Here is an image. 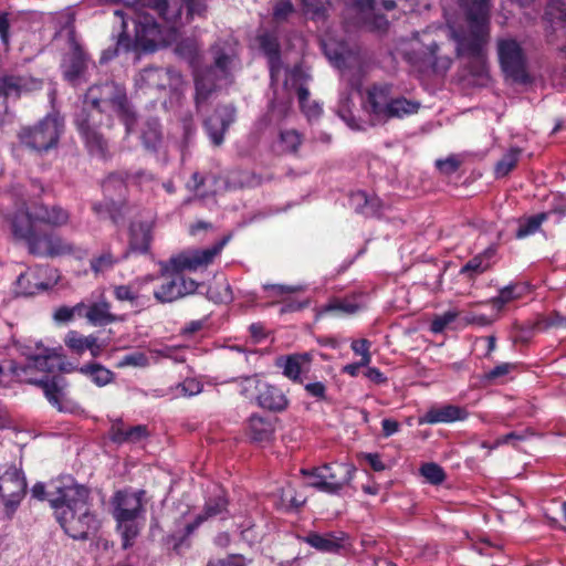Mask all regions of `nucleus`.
<instances>
[{"instance_id": "a878e982", "label": "nucleus", "mask_w": 566, "mask_h": 566, "mask_svg": "<svg viewBox=\"0 0 566 566\" xmlns=\"http://www.w3.org/2000/svg\"><path fill=\"white\" fill-rule=\"evenodd\" d=\"M146 426L137 424L127 427L122 420H116L109 429V438L116 444L138 443L148 437Z\"/></svg>"}, {"instance_id": "c85d7f7f", "label": "nucleus", "mask_w": 566, "mask_h": 566, "mask_svg": "<svg viewBox=\"0 0 566 566\" xmlns=\"http://www.w3.org/2000/svg\"><path fill=\"white\" fill-rule=\"evenodd\" d=\"M256 403L264 409L282 411L287 407L289 400L280 388L264 381L256 396Z\"/></svg>"}, {"instance_id": "c03bdc74", "label": "nucleus", "mask_w": 566, "mask_h": 566, "mask_svg": "<svg viewBox=\"0 0 566 566\" xmlns=\"http://www.w3.org/2000/svg\"><path fill=\"white\" fill-rule=\"evenodd\" d=\"M297 97L302 112L311 120L317 118L322 113V107L316 102H310V92L306 87L300 86Z\"/></svg>"}, {"instance_id": "6e6d98bb", "label": "nucleus", "mask_w": 566, "mask_h": 566, "mask_svg": "<svg viewBox=\"0 0 566 566\" xmlns=\"http://www.w3.org/2000/svg\"><path fill=\"white\" fill-rule=\"evenodd\" d=\"M85 337L76 331H70L65 335L64 343L72 352L81 355L86 350Z\"/></svg>"}, {"instance_id": "13d9d810", "label": "nucleus", "mask_w": 566, "mask_h": 566, "mask_svg": "<svg viewBox=\"0 0 566 566\" xmlns=\"http://www.w3.org/2000/svg\"><path fill=\"white\" fill-rule=\"evenodd\" d=\"M489 269V262L483 255H476L468 261L461 269V273L479 274Z\"/></svg>"}, {"instance_id": "864d4df0", "label": "nucleus", "mask_w": 566, "mask_h": 566, "mask_svg": "<svg viewBox=\"0 0 566 566\" xmlns=\"http://www.w3.org/2000/svg\"><path fill=\"white\" fill-rule=\"evenodd\" d=\"M361 305L355 302L354 300H336L331 302L328 305H326L323 308V313L333 312V311H340L345 314H354L358 310H360Z\"/></svg>"}, {"instance_id": "0e129e2a", "label": "nucleus", "mask_w": 566, "mask_h": 566, "mask_svg": "<svg viewBox=\"0 0 566 566\" xmlns=\"http://www.w3.org/2000/svg\"><path fill=\"white\" fill-rule=\"evenodd\" d=\"M187 6L186 21L189 22L195 15L201 17L207 10L206 0H185Z\"/></svg>"}, {"instance_id": "a18cd8bd", "label": "nucleus", "mask_w": 566, "mask_h": 566, "mask_svg": "<svg viewBox=\"0 0 566 566\" xmlns=\"http://www.w3.org/2000/svg\"><path fill=\"white\" fill-rule=\"evenodd\" d=\"M291 107V98L283 97L281 99L274 98L269 105V122L270 123H280L283 120L290 111Z\"/></svg>"}, {"instance_id": "20e7f679", "label": "nucleus", "mask_w": 566, "mask_h": 566, "mask_svg": "<svg viewBox=\"0 0 566 566\" xmlns=\"http://www.w3.org/2000/svg\"><path fill=\"white\" fill-rule=\"evenodd\" d=\"M62 347L46 348L38 345L33 352L25 353L23 364L12 363L10 370L19 381L34 384L43 389L44 396L50 403L60 411H72V402L65 398L64 379L48 375L55 370L71 373L77 368L66 361Z\"/></svg>"}, {"instance_id": "de8ad7c7", "label": "nucleus", "mask_w": 566, "mask_h": 566, "mask_svg": "<svg viewBox=\"0 0 566 566\" xmlns=\"http://www.w3.org/2000/svg\"><path fill=\"white\" fill-rule=\"evenodd\" d=\"M545 19L551 23H566V3L562 0H549L545 10Z\"/></svg>"}, {"instance_id": "e2e57ef3", "label": "nucleus", "mask_w": 566, "mask_h": 566, "mask_svg": "<svg viewBox=\"0 0 566 566\" xmlns=\"http://www.w3.org/2000/svg\"><path fill=\"white\" fill-rule=\"evenodd\" d=\"M177 388L184 396L192 397L202 391V384L196 378H187Z\"/></svg>"}, {"instance_id": "ea45409f", "label": "nucleus", "mask_w": 566, "mask_h": 566, "mask_svg": "<svg viewBox=\"0 0 566 566\" xmlns=\"http://www.w3.org/2000/svg\"><path fill=\"white\" fill-rule=\"evenodd\" d=\"M122 258L115 256L111 251H104L99 255L94 256L91 262V270L95 274L105 273L109 270H112L120 260Z\"/></svg>"}, {"instance_id": "ddd939ff", "label": "nucleus", "mask_w": 566, "mask_h": 566, "mask_svg": "<svg viewBox=\"0 0 566 566\" xmlns=\"http://www.w3.org/2000/svg\"><path fill=\"white\" fill-rule=\"evenodd\" d=\"M160 276L164 277L161 284L154 290V297L159 303H171L179 298L196 293L199 283L180 273H170Z\"/></svg>"}, {"instance_id": "5701e85b", "label": "nucleus", "mask_w": 566, "mask_h": 566, "mask_svg": "<svg viewBox=\"0 0 566 566\" xmlns=\"http://www.w3.org/2000/svg\"><path fill=\"white\" fill-rule=\"evenodd\" d=\"M261 51L268 59L272 85L279 81L282 63L280 57V44L274 34L264 32L258 36Z\"/></svg>"}, {"instance_id": "0eeeda50", "label": "nucleus", "mask_w": 566, "mask_h": 566, "mask_svg": "<svg viewBox=\"0 0 566 566\" xmlns=\"http://www.w3.org/2000/svg\"><path fill=\"white\" fill-rule=\"evenodd\" d=\"M144 505V490H120L112 499L113 515L122 534L124 548L129 547L139 533L137 518L145 513Z\"/></svg>"}, {"instance_id": "f257e3e1", "label": "nucleus", "mask_w": 566, "mask_h": 566, "mask_svg": "<svg viewBox=\"0 0 566 566\" xmlns=\"http://www.w3.org/2000/svg\"><path fill=\"white\" fill-rule=\"evenodd\" d=\"M460 13H446L449 36L455 43L458 57L467 60L474 76L486 72L485 48L490 39V0H458Z\"/></svg>"}, {"instance_id": "9d476101", "label": "nucleus", "mask_w": 566, "mask_h": 566, "mask_svg": "<svg viewBox=\"0 0 566 566\" xmlns=\"http://www.w3.org/2000/svg\"><path fill=\"white\" fill-rule=\"evenodd\" d=\"M229 240L230 237H224L210 248L182 251L172 255L168 261L159 262L161 274L195 272L207 268L221 253Z\"/></svg>"}, {"instance_id": "bf43d9fd", "label": "nucleus", "mask_w": 566, "mask_h": 566, "mask_svg": "<svg viewBox=\"0 0 566 566\" xmlns=\"http://www.w3.org/2000/svg\"><path fill=\"white\" fill-rule=\"evenodd\" d=\"M135 286L128 284L116 285L113 289L114 296L117 301L135 303L138 300V295L134 291Z\"/></svg>"}, {"instance_id": "79ce46f5", "label": "nucleus", "mask_w": 566, "mask_h": 566, "mask_svg": "<svg viewBox=\"0 0 566 566\" xmlns=\"http://www.w3.org/2000/svg\"><path fill=\"white\" fill-rule=\"evenodd\" d=\"M207 295L214 303H228L233 298L231 286L227 280L210 285Z\"/></svg>"}, {"instance_id": "f8f14e48", "label": "nucleus", "mask_w": 566, "mask_h": 566, "mask_svg": "<svg viewBox=\"0 0 566 566\" xmlns=\"http://www.w3.org/2000/svg\"><path fill=\"white\" fill-rule=\"evenodd\" d=\"M350 6L356 11L363 25L369 30L382 31L388 25L382 11L394 10V0H352Z\"/></svg>"}, {"instance_id": "603ef678", "label": "nucleus", "mask_w": 566, "mask_h": 566, "mask_svg": "<svg viewBox=\"0 0 566 566\" xmlns=\"http://www.w3.org/2000/svg\"><path fill=\"white\" fill-rule=\"evenodd\" d=\"M149 365V359L143 352H132L124 355L116 364L118 368L125 367H147Z\"/></svg>"}, {"instance_id": "5fc2aeb1", "label": "nucleus", "mask_w": 566, "mask_h": 566, "mask_svg": "<svg viewBox=\"0 0 566 566\" xmlns=\"http://www.w3.org/2000/svg\"><path fill=\"white\" fill-rule=\"evenodd\" d=\"M370 347L371 343L366 338L355 339L350 344V349L355 355L360 357L361 364L364 365L371 363Z\"/></svg>"}, {"instance_id": "f704fd0d", "label": "nucleus", "mask_w": 566, "mask_h": 566, "mask_svg": "<svg viewBox=\"0 0 566 566\" xmlns=\"http://www.w3.org/2000/svg\"><path fill=\"white\" fill-rule=\"evenodd\" d=\"M420 108V103L406 97H392L389 108H387L386 122L391 118H401L403 116L416 114Z\"/></svg>"}, {"instance_id": "f03ea898", "label": "nucleus", "mask_w": 566, "mask_h": 566, "mask_svg": "<svg viewBox=\"0 0 566 566\" xmlns=\"http://www.w3.org/2000/svg\"><path fill=\"white\" fill-rule=\"evenodd\" d=\"M84 108L76 114V127L85 140L86 147L92 155L105 157L107 142L97 132V123H101L102 113L114 112L120 118L130 133L136 123L135 112L132 109L125 87L115 82H106L102 85L91 86L83 101Z\"/></svg>"}, {"instance_id": "9b49d317", "label": "nucleus", "mask_w": 566, "mask_h": 566, "mask_svg": "<svg viewBox=\"0 0 566 566\" xmlns=\"http://www.w3.org/2000/svg\"><path fill=\"white\" fill-rule=\"evenodd\" d=\"M135 85L142 91H155L169 94L178 99L185 87V81L180 72L168 67H145L135 76Z\"/></svg>"}, {"instance_id": "2f4dec72", "label": "nucleus", "mask_w": 566, "mask_h": 566, "mask_svg": "<svg viewBox=\"0 0 566 566\" xmlns=\"http://www.w3.org/2000/svg\"><path fill=\"white\" fill-rule=\"evenodd\" d=\"M134 181L143 189L149 190L155 196L158 195V190L163 189L168 195H174L176 192V186L171 179L159 182L154 175L145 171H139L134 175Z\"/></svg>"}, {"instance_id": "6ab92c4d", "label": "nucleus", "mask_w": 566, "mask_h": 566, "mask_svg": "<svg viewBox=\"0 0 566 566\" xmlns=\"http://www.w3.org/2000/svg\"><path fill=\"white\" fill-rule=\"evenodd\" d=\"M235 109L231 105L218 107L214 113L205 122L206 130L213 145L223 143L224 133L234 122Z\"/></svg>"}, {"instance_id": "a19ab883", "label": "nucleus", "mask_w": 566, "mask_h": 566, "mask_svg": "<svg viewBox=\"0 0 566 566\" xmlns=\"http://www.w3.org/2000/svg\"><path fill=\"white\" fill-rule=\"evenodd\" d=\"M302 144V136L294 129H286L280 133L279 148L282 153H296Z\"/></svg>"}, {"instance_id": "4d7b16f0", "label": "nucleus", "mask_w": 566, "mask_h": 566, "mask_svg": "<svg viewBox=\"0 0 566 566\" xmlns=\"http://www.w3.org/2000/svg\"><path fill=\"white\" fill-rule=\"evenodd\" d=\"M517 163V153L510 151L503 156L501 160L497 161L495 166V175L496 177L506 176L516 165Z\"/></svg>"}, {"instance_id": "4c0bfd02", "label": "nucleus", "mask_w": 566, "mask_h": 566, "mask_svg": "<svg viewBox=\"0 0 566 566\" xmlns=\"http://www.w3.org/2000/svg\"><path fill=\"white\" fill-rule=\"evenodd\" d=\"M239 386L240 394L247 399H254L256 401V396L262 389V385L264 381L259 377V375H252L247 377H241L235 380Z\"/></svg>"}, {"instance_id": "e433bc0d", "label": "nucleus", "mask_w": 566, "mask_h": 566, "mask_svg": "<svg viewBox=\"0 0 566 566\" xmlns=\"http://www.w3.org/2000/svg\"><path fill=\"white\" fill-rule=\"evenodd\" d=\"M28 88L24 77L6 75L0 77V97H19Z\"/></svg>"}, {"instance_id": "412c9836", "label": "nucleus", "mask_w": 566, "mask_h": 566, "mask_svg": "<svg viewBox=\"0 0 566 566\" xmlns=\"http://www.w3.org/2000/svg\"><path fill=\"white\" fill-rule=\"evenodd\" d=\"M72 50L64 57L62 69L64 77L72 85H77L88 65V57L78 43L72 41Z\"/></svg>"}, {"instance_id": "338daca9", "label": "nucleus", "mask_w": 566, "mask_h": 566, "mask_svg": "<svg viewBox=\"0 0 566 566\" xmlns=\"http://www.w3.org/2000/svg\"><path fill=\"white\" fill-rule=\"evenodd\" d=\"M494 317H489L484 314H474L470 313L462 317V321L465 325H478V326H488L494 322Z\"/></svg>"}, {"instance_id": "680f3d73", "label": "nucleus", "mask_w": 566, "mask_h": 566, "mask_svg": "<svg viewBox=\"0 0 566 566\" xmlns=\"http://www.w3.org/2000/svg\"><path fill=\"white\" fill-rule=\"evenodd\" d=\"M264 290L271 292V297H281L285 294L296 293L302 291V286L300 285H282V284H266L263 286Z\"/></svg>"}, {"instance_id": "4468645a", "label": "nucleus", "mask_w": 566, "mask_h": 566, "mask_svg": "<svg viewBox=\"0 0 566 566\" xmlns=\"http://www.w3.org/2000/svg\"><path fill=\"white\" fill-rule=\"evenodd\" d=\"M57 277L56 271L49 266L39 265L30 268L17 279L18 293L24 296H32L51 289L56 284Z\"/></svg>"}, {"instance_id": "8fccbe9b", "label": "nucleus", "mask_w": 566, "mask_h": 566, "mask_svg": "<svg viewBox=\"0 0 566 566\" xmlns=\"http://www.w3.org/2000/svg\"><path fill=\"white\" fill-rule=\"evenodd\" d=\"M84 308V303H78L72 307L61 306L54 311L53 319L57 324L69 323L74 318L75 314L82 316Z\"/></svg>"}, {"instance_id": "69168bd1", "label": "nucleus", "mask_w": 566, "mask_h": 566, "mask_svg": "<svg viewBox=\"0 0 566 566\" xmlns=\"http://www.w3.org/2000/svg\"><path fill=\"white\" fill-rule=\"evenodd\" d=\"M338 114L342 117V119L348 125V127L352 128L353 130H365L368 125L367 123L357 120L350 113V111L347 109L345 106H342V108H339Z\"/></svg>"}, {"instance_id": "6e6552de", "label": "nucleus", "mask_w": 566, "mask_h": 566, "mask_svg": "<svg viewBox=\"0 0 566 566\" xmlns=\"http://www.w3.org/2000/svg\"><path fill=\"white\" fill-rule=\"evenodd\" d=\"M301 473L307 478L308 486L328 494H339L353 481L356 468L350 463H335L302 469Z\"/></svg>"}, {"instance_id": "4be33fe9", "label": "nucleus", "mask_w": 566, "mask_h": 566, "mask_svg": "<svg viewBox=\"0 0 566 566\" xmlns=\"http://www.w3.org/2000/svg\"><path fill=\"white\" fill-rule=\"evenodd\" d=\"M468 418V411L455 405H442L430 408L423 416L419 418V423H450L462 421Z\"/></svg>"}, {"instance_id": "09e8293b", "label": "nucleus", "mask_w": 566, "mask_h": 566, "mask_svg": "<svg viewBox=\"0 0 566 566\" xmlns=\"http://www.w3.org/2000/svg\"><path fill=\"white\" fill-rule=\"evenodd\" d=\"M420 473L429 483L434 485L441 484L446 479L443 469L434 462L422 464Z\"/></svg>"}, {"instance_id": "72a5a7b5", "label": "nucleus", "mask_w": 566, "mask_h": 566, "mask_svg": "<svg viewBox=\"0 0 566 566\" xmlns=\"http://www.w3.org/2000/svg\"><path fill=\"white\" fill-rule=\"evenodd\" d=\"M143 145L150 151H156L161 145L163 135L159 122L156 118L146 120L142 127L140 135Z\"/></svg>"}, {"instance_id": "bb28decb", "label": "nucleus", "mask_w": 566, "mask_h": 566, "mask_svg": "<svg viewBox=\"0 0 566 566\" xmlns=\"http://www.w3.org/2000/svg\"><path fill=\"white\" fill-rule=\"evenodd\" d=\"M345 533H326L324 535L312 532L308 533L303 541L315 549L323 553H337L345 542Z\"/></svg>"}, {"instance_id": "49530a36", "label": "nucleus", "mask_w": 566, "mask_h": 566, "mask_svg": "<svg viewBox=\"0 0 566 566\" xmlns=\"http://www.w3.org/2000/svg\"><path fill=\"white\" fill-rule=\"evenodd\" d=\"M306 15L313 20L324 19L329 6V0H301Z\"/></svg>"}, {"instance_id": "37998d69", "label": "nucleus", "mask_w": 566, "mask_h": 566, "mask_svg": "<svg viewBox=\"0 0 566 566\" xmlns=\"http://www.w3.org/2000/svg\"><path fill=\"white\" fill-rule=\"evenodd\" d=\"M518 287L520 286L516 284H510L502 287L499 292V295L490 300L492 307L496 312H500L509 302L518 298L522 295V291L517 292Z\"/></svg>"}, {"instance_id": "58836bf2", "label": "nucleus", "mask_w": 566, "mask_h": 566, "mask_svg": "<svg viewBox=\"0 0 566 566\" xmlns=\"http://www.w3.org/2000/svg\"><path fill=\"white\" fill-rule=\"evenodd\" d=\"M546 213H538L521 220L515 233L516 238L524 239L528 235L534 234L535 232L538 231V229L541 228L542 223L546 220Z\"/></svg>"}, {"instance_id": "774afa93", "label": "nucleus", "mask_w": 566, "mask_h": 566, "mask_svg": "<svg viewBox=\"0 0 566 566\" xmlns=\"http://www.w3.org/2000/svg\"><path fill=\"white\" fill-rule=\"evenodd\" d=\"M207 566H247V564L242 556L230 555L226 558L210 562Z\"/></svg>"}, {"instance_id": "c9c22d12", "label": "nucleus", "mask_w": 566, "mask_h": 566, "mask_svg": "<svg viewBox=\"0 0 566 566\" xmlns=\"http://www.w3.org/2000/svg\"><path fill=\"white\" fill-rule=\"evenodd\" d=\"M350 203L357 212L367 217L378 213L380 207V200L377 197H369L364 191L353 193L350 196Z\"/></svg>"}, {"instance_id": "cd10ccee", "label": "nucleus", "mask_w": 566, "mask_h": 566, "mask_svg": "<svg viewBox=\"0 0 566 566\" xmlns=\"http://www.w3.org/2000/svg\"><path fill=\"white\" fill-rule=\"evenodd\" d=\"M228 501L223 489L216 486L213 496H210L206 503L203 513L196 517L193 524L187 526L188 533H191L203 521L210 517L221 515L227 510Z\"/></svg>"}, {"instance_id": "7c9ffc66", "label": "nucleus", "mask_w": 566, "mask_h": 566, "mask_svg": "<svg viewBox=\"0 0 566 566\" xmlns=\"http://www.w3.org/2000/svg\"><path fill=\"white\" fill-rule=\"evenodd\" d=\"M248 433L253 441H270L274 433V424L269 418L251 416L248 422Z\"/></svg>"}, {"instance_id": "a211bd4d", "label": "nucleus", "mask_w": 566, "mask_h": 566, "mask_svg": "<svg viewBox=\"0 0 566 566\" xmlns=\"http://www.w3.org/2000/svg\"><path fill=\"white\" fill-rule=\"evenodd\" d=\"M154 223L151 221H135L129 227L128 249L124 253L126 259L129 253L148 254L153 242Z\"/></svg>"}, {"instance_id": "423d86ee", "label": "nucleus", "mask_w": 566, "mask_h": 566, "mask_svg": "<svg viewBox=\"0 0 566 566\" xmlns=\"http://www.w3.org/2000/svg\"><path fill=\"white\" fill-rule=\"evenodd\" d=\"M50 505L64 532L74 539H86L99 522L88 505L90 490L73 476L62 475L51 483Z\"/></svg>"}, {"instance_id": "3c124183", "label": "nucleus", "mask_w": 566, "mask_h": 566, "mask_svg": "<svg viewBox=\"0 0 566 566\" xmlns=\"http://www.w3.org/2000/svg\"><path fill=\"white\" fill-rule=\"evenodd\" d=\"M460 315L457 310H449L441 315L434 316L430 324V331L434 334L442 333Z\"/></svg>"}, {"instance_id": "1a4fd4ad", "label": "nucleus", "mask_w": 566, "mask_h": 566, "mask_svg": "<svg viewBox=\"0 0 566 566\" xmlns=\"http://www.w3.org/2000/svg\"><path fill=\"white\" fill-rule=\"evenodd\" d=\"M63 130V118L57 114H49L38 124L23 127L19 133V139L25 147L43 153L57 146Z\"/></svg>"}, {"instance_id": "7ed1b4c3", "label": "nucleus", "mask_w": 566, "mask_h": 566, "mask_svg": "<svg viewBox=\"0 0 566 566\" xmlns=\"http://www.w3.org/2000/svg\"><path fill=\"white\" fill-rule=\"evenodd\" d=\"M181 15L176 23L159 24L161 29L167 30L174 27L176 30V39L163 46L176 43L175 52L193 67V76L196 84V103L199 106L209 95L217 88L227 86L232 83L233 72L240 66L238 59L237 44L230 41H218L211 48L213 56V65L199 70L196 67L199 61V45L193 39H185L179 42L178 27L181 25ZM159 45L158 48H160Z\"/></svg>"}, {"instance_id": "393cba45", "label": "nucleus", "mask_w": 566, "mask_h": 566, "mask_svg": "<svg viewBox=\"0 0 566 566\" xmlns=\"http://www.w3.org/2000/svg\"><path fill=\"white\" fill-rule=\"evenodd\" d=\"M112 306L106 300H101L85 305L83 316L93 326H106L112 323L123 322L125 316L116 315L111 311Z\"/></svg>"}, {"instance_id": "f3484780", "label": "nucleus", "mask_w": 566, "mask_h": 566, "mask_svg": "<svg viewBox=\"0 0 566 566\" xmlns=\"http://www.w3.org/2000/svg\"><path fill=\"white\" fill-rule=\"evenodd\" d=\"M322 46L331 64L342 72L346 69L360 65L358 52L352 49L346 42L326 39L322 41Z\"/></svg>"}, {"instance_id": "473e14b6", "label": "nucleus", "mask_w": 566, "mask_h": 566, "mask_svg": "<svg viewBox=\"0 0 566 566\" xmlns=\"http://www.w3.org/2000/svg\"><path fill=\"white\" fill-rule=\"evenodd\" d=\"M78 371L98 387H104L115 379V374L98 363L83 365Z\"/></svg>"}, {"instance_id": "c756f323", "label": "nucleus", "mask_w": 566, "mask_h": 566, "mask_svg": "<svg viewBox=\"0 0 566 566\" xmlns=\"http://www.w3.org/2000/svg\"><path fill=\"white\" fill-rule=\"evenodd\" d=\"M438 49L433 51H427L422 56H413V61L421 63L420 72L432 71L437 74H444L452 64V60L449 56H439L437 54Z\"/></svg>"}, {"instance_id": "39448f33", "label": "nucleus", "mask_w": 566, "mask_h": 566, "mask_svg": "<svg viewBox=\"0 0 566 566\" xmlns=\"http://www.w3.org/2000/svg\"><path fill=\"white\" fill-rule=\"evenodd\" d=\"M10 223L11 232L17 240L28 244L30 253L39 256L61 255L71 251L59 237L40 235L35 232L36 223H44L51 227H62L70 220L67 210L60 206L34 205L31 210L24 202L17 208L12 214H6Z\"/></svg>"}, {"instance_id": "2eb2a0df", "label": "nucleus", "mask_w": 566, "mask_h": 566, "mask_svg": "<svg viewBox=\"0 0 566 566\" xmlns=\"http://www.w3.org/2000/svg\"><path fill=\"white\" fill-rule=\"evenodd\" d=\"M497 54L503 72L514 80H522L525 55L520 43L514 39H501L497 41Z\"/></svg>"}, {"instance_id": "dca6fc26", "label": "nucleus", "mask_w": 566, "mask_h": 566, "mask_svg": "<svg viewBox=\"0 0 566 566\" xmlns=\"http://www.w3.org/2000/svg\"><path fill=\"white\" fill-rule=\"evenodd\" d=\"M391 99L390 85H374L367 91L364 109L369 115V125L374 126L386 122L387 108H389Z\"/></svg>"}, {"instance_id": "aec40b11", "label": "nucleus", "mask_w": 566, "mask_h": 566, "mask_svg": "<svg viewBox=\"0 0 566 566\" xmlns=\"http://www.w3.org/2000/svg\"><path fill=\"white\" fill-rule=\"evenodd\" d=\"M312 355L310 353L281 356L276 359V366L283 375L293 382L302 384L304 375L311 369Z\"/></svg>"}, {"instance_id": "052dcab7", "label": "nucleus", "mask_w": 566, "mask_h": 566, "mask_svg": "<svg viewBox=\"0 0 566 566\" xmlns=\"http://www.w3.org/2000/svg\"><path fill=\"white\" fill-rule=\"evenodd\" d=\"M294 12L291 0H280L273 8V18L277 22L285 21Z\"/></svg>"}, {"instance_id": "b1692460", "label": "nucleus", "mask_w": 566, "mask_h": 566, "mask_svg": "<svg viewBox=\"0 0 566 566\" xmlns=\"http://www.w3.org/2000/svg\"><path fill=\"white\" fill-rule=\"evenodd\" d=\"M438 49L436 41L428 31L413 34L405 44L403 56L413 67L421 71V63L413 61V56H422L427 51Z\"/></svg>"}]
</instances>
